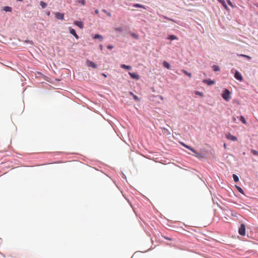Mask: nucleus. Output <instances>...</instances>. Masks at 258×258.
<instances>
[{
    "instance_id": "nucleus-1",
    "label": "nucleus",
    "mask_w": 258,
    "mask_h": 258,
    "mask_svg": "<svg viewBox=\"0 0 258 258\" xmlns=\"http://www.w3.org/2000/svg\"><path fill=\"white\" fill-rule=\"evenodd\" d=\"M231 92L227 89H224L221 94L222 97L226 101H229L231 98Z\"/></svg>"
},
{
    "instance_id": "nucleus-2",
    "label": "nucleus",
    "mask_w": 258,
    "mask_h": 258,
    "mask_svg": "<svg viewBox=\"0 0 258 258\" xmlns=\"http://www.w3.org/2000/svg\"><path fill=\"white\" fill-rule=\"evenodd\" d=\"M238 233L241 236L245 235V225L244 223L240 224L238 228Z\"/></svg>"
},
{
    "instance_id": "nucleus-3",
    "label": "nucleus",
    "mask_w": 258,
    "mask_h": 258,
    "mask_svg": "<svg viewBox=\"0 0 258 258\" xmlns=\"http://www.w3.org/2000/svg\"><path fill=\"white\" fill-rule=\"evenodd\" d=\"M192 151H191L194 154V156L197 157L199 159H204L205 158L206 155L204 153H200L198 152L195 149L192 148Z\"/></svg>"
},
{
    "instance_id": "nucleus-4",
    "label": "nucleus",
    "mask_w": 258,
    "mask_h": 258,
    "mask_svg": "<svg viewBox=\"0 0 258 258\" xmlns=\"http://www.w3.org/2000/svg\"><path fill=\"white\" fill-rule=\"evenodd\" d=\"M234 77L236 80L240 82H241L243 80V77L241 73L237 70H235Z\"/></svg>"
},
{
    "instance_id": "nucleus-5",
    "label": "nucleus",
    "mask_w": 258,
    "mask_h": 258,
    "mask_svg": "<svg viewBox=\"0 0 258 258\" xmlns=\"http://www.w3.org/2000/svg\"><path fill=\"white\" fill-rule=\"evenodd\" d=\"M128 75L133 79H135L136 80H138L140 79V76L137 73L128 72Z\"/></svg>"
},
{
    "instance_id": "nucleus-6",
    "label": "nucleus",
    "mask_w": 258,
    "mask_h": 258,
    "mask_svg": "<svg viewBox=\"0 0 258 258\" xmlns=\"http://www.w3.org/2000/svg\"><path fill=\"white\" fill-rule=\"evenodd\" d=\"M86 64L87 65V66L91 67L93 69H96L97 68V65L94 62L89 59H87L86 60Z\"/></svg>"
},
{
    "instance_id": "nucleus-7",
    "label": "nucleus",
    "mask_w": 258,
    "mask_h": 258,
    "mask_svg": "<svg viewBox=\"0 0 258 258\" xmlns=\"http://www.w3.org/2000/svg\"><path fill=\"white\" fill-rule=\"evenodd\" d=\"M69 30L70 33L71 34H72V35H73L75 37L76 39H78L79 38V37L78 35V34H77L75 29H74V28L70 27H69Z\"/></svg>"
},
{
    "instance_id": "nucleus-8",
    "label": "nucleus",
    "mask_w": 258,
    "mask_h": 258,
    "mask_svg": "<svg viewBox=\"0 0 258 258\" xmlns=\"http://www.w3.org/2000/svg\"><path fill=\"white\" fill-rule=\"evenodd\" d=\"M55 17L58 19L60 20H64V14L60 12H56L54 13Z\"/></svg>"
},
{
    "instance_id": "nucleus-9",
    "label": "nucleus",
    "mask_w": 258,
    "mask_h": 258,
    "mask_svg": "<svg viewBox=\"0 0 258 258\" xmlns=\"http://www.w3.org/2000/svg\"><path fill=\"white\" fill-rule=\"evenodd\" d=\"M203 82L208 86H212L215 84V81L210 79H204Z\"/></svg>"
},
{
    "instance_id": "nucleus-10",
    "label": "nucleus",
    "mask_w": 258,
    "mask_h": 258,
    "mask_svg": "<svg viewBox=\"0 0 258 258\" xmlns=\"http://www.w3.org/2000/svg\"><path fill=\"white\" fill-rule=\"evenodd\" d=\"M74 24L80 29H83L84 28V23L81 21H75Z\"/></svg>"
},
{
    "instance_id": "nucleus-11",
    "label": "nucleus",
    "mask_w": 258,
    "mask_h": 258,
    "mask_svg": "<svg viewBox=\"0 0 258 258\" xmlns=\"http://www.w3.org/2000/svg\"><path fill=\"white\" fill-rule=\"evenodd\" d=\"M226 137L228 140H230L232 141H236L237 140V138L236 136L232 135L230 133H228V134H227Z\"/></svg>"
},
{
    "instance_id": "nucleus-12",
    "label": "nucleus",
    "mask_w": 258,
    "mask_h": 258,
    "mask_svg": "<svg viewBox=\"0 0 258 258\" xmlns=\"http://www.w3.org/2000/svg\"><path fill=\"white\" fill-rule=\"evenodd\" d=\"M93 39H98L100 41H102L104 39V37L103 36L99 34H95L93 37Z\"/></svg>"
},
{
    "instance_id": "nucleus-13",
    "label": "nucleus",
    "mask_w": 258,
    "mask_h": 258,
    "mask_svg": "<svg viewBox=\"0 0 258 258\" xmlns=\"http://www.w3.org/2000/svg\"><path fill=\"white\" fill-rule=\"evenodd\" d=\"M219 3H220L224 9L227 11H229V9L226 5L224 0H217Z\"/></svg>"
},
{
    "instance_id": "nucleus-14",
    "label": "nucleus",
    "mask_w": 258,
    "mask_h": 258,
    "mask_svg": "<svg viewBox=\"0 0 258 258\" xmlns=\"http://www.w3.org/2000/svg\"><path fill=\"white\" fill-rule=\"evenodd\" d=\"M167 39L170 40L171 41L174 40H178V38L175 35L173 34H168L167 38Z\"/></svg>"
},
{
    "instance_id": "nucleus-15",
    "label": "nucleus",
    "mask_w": 258,
    "mask_h": 258,
    "mask_svg": "<svg viewBox=\"0 0 258 258\" xmlns=\"http://www.w3.org/2000/svg\"><path fill=\"white\" fill-rule=\"evenodd\" d=\"M132 6L134 8H142L145 10H146L147 8H148V7H146L140 4H133Z\"/></svg>"
},
{
    "instance_id": "nucleus-16",
    "label": "nucleus",
    "mask_w": 258,
    "mask_h": 258,
    "mask_svg": "<svg viewBox=\"0 0 258 258\" xmlns=\"http://www.w3.org/2000/svg\"><path fill=\"white\" fill-rule=\"evenodd\" d=\"M236 55L239 57H242L244 58L245 59H247L248 61H250L251 59V57L250 56L246 55V54L237 53Z\"/></svg>"
},
{
    "instance_id": "nucleus-17",
    "label": "nucleus",
    "mask_w": 258,
    "mask_h": 258,
    "mask_svg": "<svg viewBox=\"0 0 258 258\" xmlns=\"http://www.w3.org/2000/svg\"><path fill=\"white\" fill-rule=\"evenodd\" d=\"M3 10L6 12H12V8L10 6H5L3 7Z\"/></svg>"
},
{
    "instance_id": "nucleus-18",
    "label": "nucleus",
    "mask_w": 258,
    "mask_h": 258,
    "mask_svg": "<svg viewBox=\"0 0 258 258\" xmlns=\"http://www.w3.org/2000/svg\"><path fill=\"white\" fill-rule=\"evenodd\" d=\"M130 35L131 36L135 38L136 40H139L140 38L139 35L135 33L130 32Z\"/></svg>"
},
{
    "instance_id": "nucleus-19",
    "label": "nucleus",
    "mask_w": 258,
    "mask_h": 258,
    "mask_svg": "<svg viewBox=\"0 0 258 258\" xmlns=\"http://www.w3.org/2000/svg\"><path fill=\"white\" fill-rule=\"evenodd\" d=\"M162 64H163V66L166 68V69H170V64L169 62H168L167 61L164 60L163 63H162Z\"/></svg>"
},
{
    "instance_id": "nucleus-20",
    "label": "nucleus",
    "mask_w": 258,
    "mask_h": 258,
    "mask_svg": "<svg viewBox=\"0 0 258 258\" xmlns=\"http://www.w3.org/2000/svg\"><path fill=\"white\" fill-rule=\"evenodd\" d=\"M120 68L126 70H130L132 69V67L131 66L124 64H121L120 65Z\"/></svg>"
},
{
    "instance_id": "nucleus-21",
    "label": "nucleus",
    "mask_w": 258,
    "mask_h": 258,
    "mask_svg": "<svg viewBox=\"0 0 258 258\" xmlns=\"http://www.w3.org/2000/svg\"><path fill=\"white\" fill-rule=\"evenodd\" d=\"M180 144L182 146H183V147L188 149L189 150L192 151V148L191 146H188V145L185 144L184 143H183V142H180Z\"/></svg>"
},
{
    "instance_id": "nucleus-22",
    "label": "nucleus",
    "mask_w": 258,
    "mask_h": 258,
    "mask_svg": "<svg viewBox=\"0 0 258 258\" xmlns=\"http://www.w3.org/2000/svg\"><path fill=\"white\" fill-rule=\"evenodd\" d=\"M235 187L236 188V189H237V190L242 195H244V190H243V189L239 186L238 185H235Z\"/></svg>"
},
{
    "instance_id": "nucleus-23",
    "label": "nucleus",
    "mask_w": 258,
    "mask_h": 258,
    "mask_svg": "<svg viewBox=\"0 0 258 258\" xmlns=\"http://www.w3.org/2000/svg\"><path fill=\"white\" fill-rule=\"evenodd\" d=\"M161 18L165 19H167V20H168L169 21H172V22H174L175 23H177V21H176V20H174V19H173L172 18H168L167 17L165 16H162L161 17Z\"/></svg>"
},
{
    "instance_id": "nucleus-24",
    "label": "nucleus",
    "mask_w": 258,
    "mask_h": 258,
    "mask_svg": "<svg viewBox=\"0 0 258 258\" xmlns=\"http://www.w3.org/2000/svg\"><path fill=\"white\" fill-rule=\"evenodd\" d=\"M232 178H233V181L235 182H237L239 181V177L238 176L235 174H232Z\"/></svg>"
},
{
    "instance_id": "nucleus-25",
    "label": "nucleus",
    "mask_w": 258,
    "mask_h": 258,
    "mask_svg": "<svg viewBox=\"0 0 258 258\" xmlns=\"http://www.w3.org/2000/svg\"><path fill=\"white\" fill-rule=\"evenodd\" d=\"M212 68L214 72H218V71H220V68L217 65L214 64V65L212 66Z\"/></svg>"
},
{
    "instance_id": "nucleus-26",
    "label": "nucleus",
    "mask_w": 258,
    "mask_h": 258,
    "mask_svg": "<svg viewBox=\"0 0 258 258\" xmlns=\"http://www.w3.org/2000/svg\"><path fill=\"white\" fill-rule=\"evenodd\" d=\"M239 120L244 124L247 123L246 120L243 115H240L239 117Z\"/></svg>"
},
{
    "instance_id": "nucleus-27",
    "label": "nucleus",
    "mask_w": 258,
    "mask_h": 258,
    "mask_svg": "<svg viewBox=\"0 0 258 258\" xmlns=\"http://www.w3.org/2000/svg\"><path fill=\"white\" fill-rule=\"evenodd\" d=\"M182 72L184 75H186L187 76L189 77V78H190L191 77V74L190 73L187 72V71H186L185 70H182Z\"/></svg>"
},
{
    "instance_id": "nucleus-28",
    "label": "nucleus",
    "mask_w": 258,
    "mask_h": 258,
    "mask_svg": "<svg viewBox=\"0 0 258 258\" xmlns=\"http://www.w3.org/2000/svg\"><path fill=\"white\" fill-rule=\"evenodd\" d=\"M40 5L42 9H44L47 6V4L43 1H40Z\"/></svg>"
},
{
    "instance_id": "nucleus-29",
    "label": "nucleus",
    "mask_w": 258,
    "mask_h": 258,
    "mask_svg": "<svg viewBox=\"0 0 258 258\" xmlns=\"http://www.w3.org/2000/svg\"><path fill=\"white\" fill-rule=\"evenodd\" d=\"M195 94L196 95H198V96H200L201 97H203L204 96V93L202 92H200V91H195Z\"/></svg>"
},
{
    "instance_id": "nucleus-30",
    "label": "nucleus",
    "mask_w": 258,
    "mask_h": 258,
    "mask_svg": "<svg viewBox=\"0 0 258 258\" xmlns=\"http://www.w3.org/2000/svg\"><path fill=\"white\" fill-rule=\"evenodd\" d=\"M114 30L115 31H117V32H120V33L122 32L123 31V29L120 27H116V28H115Z\"/></svg>"
},
{
    "instance_id": "nucleus-31",
    "label": "nucleus",
    "mask_w": 258,
    "mask_h": 258,
    "mask_svg": "<svg viewBox=\"0 0 258 258\" xmlns=\"http://www.w3.org/2000/svg\"><path fill=\"white\" fill-rule=\"evenodd\" d=\"M102 11L105 13L108 17L111 16V14L110 12H108L105 9H102Z\"/></svg>"
},
{
    "instance_id": "nucleus-32",
    "label": "nucleus",
    "mask_w": 258,
    "mask_h": 258,
    "mask_svg": "<svg viewBox=\"0 0 258 258\" xmlns=\"http://www.w3.org/2000/svg\"><path fill=\"white\" fill-rule=\"evenodd\" d=\"M251 153L254 156H258V151L255 150H254V149H251Z\"/></svg>"
},
{
    "instance_id": "nucleus-33",
    "label": "nucleus",
    "mask_w": 258,
    "mask_h": 258,
    "mask_svg": "<svg viewBox=\"0 0 258 258\" xmlns=\"http://www.w3.org/2000/svg\"><path fill=\"white\" fill-rule=\"evenodd\" d=\"M227 4L229 6L232 8H234L235 6L233 4L232 2L230 0H227Z\"/></svg>"
},
{
    "instance_id": "nucleus-34",
    "label": "nucleus",
    "mask_w": 258,
    "mask_h": 258,
    "mask_svg": "<svg viewBox=\"0 0 258 258\" xmlns=\"http://www.w3.org/2000/svg\"><path fill=\"white\" fill-rule=\"evenodd\" d=\"M24 42L25 43H27V44H30L31 45L33 44V42L32 40H29V39H26L25 41H24Z\"/></svg>"
},
{
    "instance_id": "nucleus-35",
    "label": "nucleus",
    "mask_w": 258,
    "mask_h": 258,
    "mask_svg": "<svg viewBox=\"0 0 258 258\" xmlns=\"http://www.w3.org/2000/svg\"><path fill=\"white\" fill-rule=\"evenodd\" d=\"M77 2L78 3L81 4L83 6H84L85 5V3H86L85 0H77Z\"/></svg>"
},
{
    "instance_id": "nucleus-36",
    "label": "nucleus",
    "mask_w": 258,
    "mask_h": 258,
    "mask_svg": "<svg viewBox=\"0 0 258 258\" xmlns=\"http://www.w3.org/2000/svg\"><path fill=\"white\" fill-rule=\"evenodd\" d=\"M134 99L137 101H139L140 99L135 94L133 96Z\"/></svg>"
},
{
    "instance_id": "nucleus-37",
    "label": "nucleus",
    "mask_w": 258,
    "mask_h": 258,
    "mask_svg": "<svg viewBox=\"0 0 258 258\" xmlns=\"http://www.w3.org/2000/svg\"><path fill=\"white\" fill-rule=\"evenodd\" d=\"M113 47H114V46L111 44H108L107 45V48L108 49H112L113 48Z\"/></svg>"
},
{
    "instance_id": "nucleus-38",
    "label": "nucleus",
    "mask_w": 258,
    "mask_h": 258,
    "mask_svg": "<svg viewBox=\"0 0 258 258\" xmlns=\"http://www.w3.org/2000/svg\"><path fill=\"white\" fill-rule=\"evenodd\" d=\"M163 237L165 239H166V240H169V241H171V240H172L171 238L169 237H167V236H163Z\"/></svg>"
},
{
    "instance_id": "nucleus-39",
    "label": "nucleus",
    "mask_w": 258,
    "mask_h": 258,
    "mask_svg": "<svg viewBox=\"0 0 258 258\" xmlns=\"http://www.w3.org/2000/svg\"><path fill=\"white\" fill-rule=\"evenodd\" d=\"M232 120H233V121L234 122V123H237V119H236V117H235V116H233L232 117Z\"/></svg>"
},
{
    "instance_id": "nucleus-40",
    "label": "nucleus",
    "mask_w": 258,
    "mask_h": 258,
    "mask_svg": "<svg viewBox=\"0 0 258 258\" xmlns=\"http://www.w3.org/2000/svg\"><path fill=\"white\" fill-rule=\"evenodd\" d=\"M45 13L47 16H49L50 15V12L49 11H46Z\"/></svg>"
},
{
    "instance_id": "nucleus-41",
    "label": "nucleus",
    "mask_w": 258,
    "mask_h": 258,
    "mask_svg": "<svg viewBox=\"0 0 258 258\" xmlns=\"http://www.w3.org/2000/svg\"><path fill=\"white\" fill-rule=\"evenodd\" d=\"M95 14H96V15H98L99 14V11L98 9H96L95 10Z\"/></svg>"
},
{
    "instance_id": "nucleus-42",
    "label": "nucleus",
    "mask_w": 258,
    "mask_h": 258,
    "mask_svg": "<svg viewBox=\"0 0 258 258\" xmlns=\"http://www.w3.org/2000/svg\"><path fill=\"white\" fill-rule=\"evenodd\" d=\"M101 76L104 77L105 78L107 77V75L105 73H104L101 74Z\"/></svg>"
},
{
    "instance_id": "nucleus-43",
    "label": "nucleus",
    "mask_w": 258,
    "mask_h": 258,
    "mask_svg": "<svg viewBox=\"0 0 258 258\" xmlns=\"http://www.w3.org/2000/svg\"><path fill=\"white\" fill-rule=\"evenodd\" d=\"M99 48H100L101 50H103V45L102 44H100L99 45Z\"/></svg>"
},
{
    "instance_id": "nucleus-44",
    "label": "nucleus",
    "mask_w": 258,
    "mask_h": 258,
    "mask_svg": "<svg viewBox=\"0 0 258 258\" xmlns=\"http://www.w3.org/2000/svg\"><path fill=\"white\" fill-rule=\"evenodd\" d=\"M129 94L131 95V96H133L135 94L131 91L129 92Z\"/></svg>"
},
{
    "instance_id": "nucleus-45",
    "label": "nucleus",
    "mask_w": 258,
    "mask_h": 258,
    "mask_svg": "<svg viewBox=\"0 0 258 258\" xmlns=\"http://www.w3.org/2000/svg\"><path fill=\"white\" fill-rule=\"evenodd\" d=\"M122 177H123V178H124L125 179H126V177L125 175L123 173H122Z\"/></svg>"
},
{
    "instance_id": "nucleus-46",
    "label": "nucleus",
    "mask_w": 258,
    "mask_h": 258,
    "mask_svg": "<svg viewBox=\"0 0 258 258\" xmlns=\"http://www.w3.org/2000/svg\"><path fill=\"white\" fill-rule=\"evenodd\" d=\"M159 97H160V98L161 99H162V100H163V97L162 96H159Z\"/></svg>"
},
{
    "instance_id": "nucleus-47",
    "label": "nucleus",
    "mask_w": 258,
    "mask_h": 258,
    "mask_svg": "<svg viewBox=\"0 0 258 258\" xmlns=\"http://www.w3.org/2000/svg\"><path fill=\"white\" fill-rule=\"evenodd\" d=\"M16 1L18 2H21L23 1V0H16Z\"/></svg>"
},
{
    "instance_id": "nucleus-48",
    "label": "nucleus",
    "mask_w": 258,
    "mask_h": 258,
    "mask_svg": "<svg viewBox=\"0 0 258 258\" xmlns=\"http://www.w3.org/2000/svg\"><path fill=\"white\" fill-rule=\"evenodd\" d=\"M226 144H224V147L225 148H226Z\"/></svg>"
},
{
    "instance_id": "nucleus-49",
    "label": "nucleus",
    "mask_w": 258,
    "mask_h": 258,
    "mask_svg": "<svg viewBox=\"0 0 258 258\" xmlns=\"http://www.w3.org/2000/svg\"><path fill=\"white\" fill-rule=\"evenodd\" d=\"M256 6L258 8V4Z\"/></svg>"
}]
</instances>
